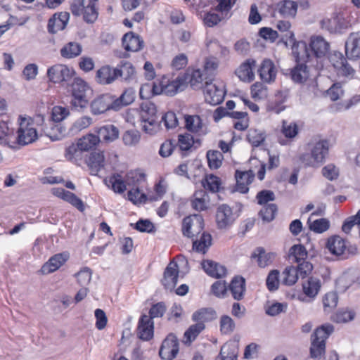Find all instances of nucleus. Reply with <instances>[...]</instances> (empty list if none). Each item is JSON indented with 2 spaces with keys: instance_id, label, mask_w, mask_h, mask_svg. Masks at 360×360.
<instances>
[{
  "instance_id": "nucleus-1",
  "label": "nucleus",
  "mask_w": 360,
  "mask_h": 360,
  "mask_svg": "<svg viewBox=\"0 0 360 360\" xmlns=\"http://www.w3.org/2000/svg\"><path fill=\"white\" fill-rule=\"evenodd\" d=\"M212 86L214 90H221L216 84H212V79L206 76L200 69L191 70L187 69L186 72L179 75L174 80L169 81L167 77L163 76L159 82L160 90H179L186 89L188 86L191 88L203 89L206 90H212L210 88Z\"/></svg>"
},
{
  "instance_id": "nucleus-2",
  "label": "nucleus",
  "mask_w": 360,
  "mask_h": 360,
  "mask_svg": "<svg viewBox=\"0 0 360 360\" xmlns=\"http://www.w3.org/2000/svg\"><path fill=\"white\" fill-rule=\"evenodd\" d=\"M329 145L326 140H320L309 144V153L300 156L301 162L306 166L319 167L328 153Z\"/></svg>"
},
{
  "instance_id": "nucleus-3",
  "label": "nucleus",
  "mask_w": 360,
  "mask_h": 360,
  "mask_svg": "<svg viewBox=\"0 0 360 360\" xmlns=\"http://www.w3.org/2000/svg\"><path fill=\"white\" fill-rule=\"evenodd\" d=\"M332 325H323L318 328L311 335L310 355L313 359H319L326 350V340L333 331Z\"/></svg>"
},
{
  "instance_id": "nucleus-4",
  "label": "nucleus",
  "mask_w": 360,
  "mask_h": 360,
  "mask_svg": "<svg viewBox=\"0 0 360 360\" xmlns=\"http://www.w3.org/2000/svg\"><path fill=\"white\" fill-rule=\"evenodd\" d=\"M98 0H89L84 6V0H72L70 10L75 16L83 15V20L87 23H94L98 18V11L97 2Z\"/></svg>"
},
{
  "instance_id": "nucleus-5",
  "label": "nucleus",
  "mask_w": 360,
  "mask_h": 360,
  "mask_svg": "<svg viewBox=\"0 0 360 360\" xmlns=\"http://www.w3.org/2000/svg\"><path fill=\"white\" fill-rule=\"evenodd\" d=\"M326 247L330 252L342 259H347L358 253V249L355 245L347 244V242L339 236H334L328 239Z\"/></svg>"
},
{
  "instance_id": "nucleus-6",
  "label": "nucleus",
  "mask_w": 360,
  "mask_h": 360,
  "mask_svg": "<svg viewBox=\"0 0 360 360\" xmlns=\"http://www.w3.org/2000/svg\"><path fill=\"white\" fill-rule=\"evenodd\" d=\"M17 132V141L20 145L32 143L38 138L35 122L30 117H19V128Z\"/></svg>"
},
{
  "instance_id": "nucleus-7",
  "label": "nucleus",
  "mask_w": 360,
  "mask_h": 360,
  "mask_svg": "<svg viewBox=\"0 0 360 360\" xmlns=\"http://www.w3.org/2000/svg\"><path fill=\"white\" fill-rule=\"evenodd\" d=\"M204 221L199 214L186 217L183 220L182 233L184 236L193 238L203 232Z\"/></svg>"
},
{
  "instance_id": "nucleus-8",
  "label": "nucleus",
  "mask_w": 360,
  "mask_h": 360,
  "mask_svg": "<svg viewBox=\"0 0 360 360\" xmlns=\"http://www.w3.org/2000/svg\"><path fill=\"white\" fill-rule=\"evenodd\" d=\"M329 61L337 70L339 75L344 77H352L354 69L347 63L342 53L339 51H333L329 56Z\"/></svg>"
},
{
  "instance_id": "nucleus-9",
  "label": "nucleus",
  "mask_w": 360,
  "mask_h": 360,
  "mask_svg": "<svg viewBox=\"0 0 360 360\" xmlns=\"http://www.w3.org/2000/svg\"><path fill=\"white\" fill-rule=\"evenodd\" d=\"M178 352V340L174 335L170 334L162 342L159 355L162 359L171 360L176 356Z\"/></svg>"
},
{
  "instance_id": "nucleus-10",
  "label": "nucleus",
  "mask_w": 360,
  "mask_h": 360,
  "mask_svg": "<svg viewBox=\"0 0 360 360\" xmlns=\"http://www.w3.org/2000/svg\"><path fill=\"white\" fill-rule=\"evenodd\" d=\"M73 70H71L67 65L63 64H56L47 70V77L50 82L53 83H60L68 81L72 77Z\"/></svg>"
},
{
  "instance_id": "nucleus-11",
  "label": "nucleus",
  "mask_w": 360,
  "mask_h": 360,
  "mask_svg": "<svg viewBox=\"0 0 360 360\" xmlns=\"http://www.w3.org/2000/svg\"><path fill=\"white\" fill-rule=\"evenodd\" d=\"M236 219V215L229 205L223 204L218 207L216 213V222L219 229L228 228L234 222Z\"/></svg>"
},
{
  "instance_id": "nucleus-12",
  "label": "nucleus",
  "mask_w": 360,
  "mask_h": 360,
  "mask_svg": "<svg viewBox=\"0 0 360 360\" xmlns=\"http://www.w3.org/2000/svg\"><path fill=\"white\" fill-rule=\"evenodd\" d=\"M122 76V70L118 68H112L108 65H105L101 67L97 70L96 80L98 83L101 84H109Z\"/></svg>"
},
{
  "instance_id": "nucleus-13",
  "label": "nucleus",
  "mask_w": 360,
  "mask_h": 360,
  "mask_svg": "<svg viewBox=\"0 0 360 360\" xmlns=\"http://www.w3.org/2000/svg\"><path fill=\"white\" fill-rule=\"evenodd\" d=\"M114 98L110 94H104L93 101L91 104V112L98 115L110 109H115Z\"/></svg>"
},
{
  "instance_id": "nucleus-14",
  "label": "nucleus",
  "mask_w": 360,
  "mask_h": 360,
  "mask_svg": "<svg viewBox=\"0 0 360 360\" xmlns=\"http://www.w3.org/2000/svg\"><path fill=\"white\" fill-rule=\"evenodd\" d=\"M179 266L174 262L169 263L166 267L162 283L165 288L172 290L177 283L179 276Z\"/></svg>"
},
{
  "instance_id": "nucleus-15",
  "label": "nucleus",
  "mask_w": 360,
  "mask_h": 360,
  "mask_svg": "<svg viewBox=\"0 0 360 360\" xmlns=\"http://www.w3.org/2000/svg\"><path fill=\"white\" fill-rule=\"evenodd\" d=\"M154 323L147 315L141 316L137 328V335L143 340H149L153 336Z\"/></svg>"
},
{
  "instance_id": "nucleus-16",
  "label": "nucleus",
  "mask_w": 360,
  "mask_h": 360,
  "mask_svg": "<svg viewBox=\"0 0 360 360\" xmlns=\"http://www.w3.org/2000/svg\"><path fill=\"white\" fill-rule=\"evenodd\" d=\"M68 254L59 253L51 257L41 267L43 274H49L58 270L68 259Z\"/></svg>"
},
{
  "instance_id": "nucleus-17",
  "label": "nucleus",
  "mask_w": 360,
  "mask_h": 360,
  "mask_svg": "<svg viewBox=\"0 0 360 360\" xmlns=\"http://www.w3.org/2000/svg\"><path fill=\"white\" fill-rule=\"evenodd\" d=\"M289 43L292 44V53L297 63H307L309 61L311 55L306 42L303 41H295V37H293V41H289Z\"/></svg>"
},
{
  "instance_id": "nucleus-18",
  "label": "nucleus",
  "mask_w": 360,
  "mask_h": 360,
  "mask_svg": "<svg viewBox=\"0 0 360 360\" xmlns=\"http://www.w3.org/2000/svg\"><path fill=\"white\" fill-rule=\"evenodd\" d=\"M235 176L236 180V191L241 193H247L249 190V185L254 179V172L252 170L236 171Z\"/></svg>"
},
{
  "instance_id": "nucleus-19",
  "label": "nucleus",
  "mask_w": 360,
  "mask_h": 360,
  "mask_svg": "<svg viewBox=\"0 0 360 360\" xmlns=\"http://www.w3.org/2000/svg\"><path fill=\"white\" fill-rule=\"evenodd\" d=\"M310 51L316 58L324 57L329 51L330 44L321 36L311 37Z\"/></svg>"
},
{
  "instance_id": "nucleus-20",
  "label": "nucleus",
  "mask_w": 360,
  "mask_h": 360,
  "mask_svg": "<svg viewBox=\"0 0 360 360\" xmlns=\"http://www.w3.org/2000/svg\"><path fill=\"white\" fill-rule=\"evenodd\" d=\"M256 61L253 59H248L242 63L236 70V75L243 82H250L254 79Z\"/></svg>"
},
{
  "instance_id": "nucleus-21",
  "label": "nucleus",
  "mask_w": 360,
  "mask_h": 360,
  "mask_svg": "<svg viewBox=\"0 0 360 360\" xmlns=\"http://www.w3.org/2000/svg\"><path fill=\"white\" fill-rule=\"evenodd\" d=\"M122 45L126 51L136 52L142 49L144 41L139 35L130 32L123 36Z\"/></svg>"
},
{
  "instance_id": "nucleus-22",
  "label": "nucleus",
  "mask_w": 360,
  "mask_h": 360,
  "mask_svg": "<svg viewBox=\"0 0 360 360\" xmlns=\"http://www.w3.org/2000/svg\"><path fill=\"white\" fill-rule=\"evenodd\" d=\"M345 53L348 58L356 59L360 57V34L352 33L345 43Z\"/></svg>"
},
{
  "instance_id": "nucleus-23",
  "label": "nucleus",
  "mask_w": 360,
  "mask_h": 360,
  "mask_svg": "<svg viewBox=\"0 0 360 360\" xmlns=\"http://www.w3.org/2000/svg\"><path fill=\"white\" fill-rule=\"evenodd\" d=\"M320 24L323 30H326L330 33H341L347 28V24L344 19L338 16L323 19Z\"/></svg>"
},
{
  "instance_id": "nucleus-24",
  "label": "nucleus",
  "mask_w": 360,
  "mask_h": 360,
  "mask_svg": "<svg viewBox=\"0 0 360 360\" xmlns=\"http://www.w3.org/2000/svg\"><path fill=\"white\" fill-rule=\"evenodd\" d=\"M261 79L266 83H271L275 80L276 71L275 65L270 60H264L258 70Z\"/></svg>"
},
{
  "instance_id": "nucleus-25",
  "label": "nucleus",
  "mask_w": 360,
  "mask_h": 360,
  "mask_svg": "<svg viewBox=\"0 0 360 360\" xmlns=\"http://www.w3.org/2000/svg\"><path fill=\"white\" fill-rule=\"evenodd\" d=\"M238 354V340H230L221 348L219 359L220 360H236Z\"/></svg>"
},
{
  "instance_id": "nucleus-26",
  "label": "nucleus",
  "mask_w": 360,
  "mask_h": 360,
  "mask_svg": "<svg viewBox=\"0 0 360 360\" xmlns=\"http://www.w3.org/2000/svg\"><path fill=\"white\" fill-rule=\"evenodd\" d=\"M200 237L193 239V249L198 252L205 254L212 245V236L210 233L202 232Z\"/></svg>"
},
{
  "instance_id": "nucleus-27",
  "label": "nucleus",
  "mask_w": 360,
  "mask_h": 360,
  "mask_svg": "<svg viewBox=\"0 0 360 360\" xmlns=\"http://www.w3.org/2000/svg\"><path fill=\"white\" fill-rule=\"evenodd\" d=\"M229 290L235 300H242L245 292V278L242 276H236L229 285Z\"/></svg>"
},
{
  "instance_id": "nucleus-28",
  "label": "nucleus",
  "mask_w": 360,
  "mask_h": 360,
  "mask_svg": "<svg viewBox=\"0 0 360 360\" xmlns=\"http://www.w3.org/2000/svg\"><path fill=\"white\" fill-rule=\"evenodd\" d=\"M46 136L50 138L51 141H58L67 135V130L60 123H50L49 127L44 129Z\"/></svg>"
},
{
  "instance_id": "nucleus-29",
  "label": "nucleus",
  "mask_w": 360,
  "mask_h": 360,
  "mask_svg": "<svg viewBox=\"0 0 360 360\" xmlns=\"http://www.w3.org/2000/svg\"><path fill=\"white\" fill-rule=\"evenodd\" d=\"M202 266L208 275L214 278H221L226 274V269L224 266L210 260L203 261Z\"/></svg>"
},
{
  "instance_id": "nucleus-30",
  "label": "nucleus",
  "mask_w": 360,
  "mask_h": 360,
  "mask_svg": "<svg viewBox=\"0 0 360 360\" xmlns=\"http://www.w3.org/2000/svg\"><path fill=\"white\" fill-rule=\"evenodd\" d=\"M286 98V91H276L269 100L268 110L276 113L281 112L285 109V106L281 105V104L285 101Z\"/></svg>"
},
{
  "instance_id": "nucleus-31",
  "label": "nucleus",
  "mask_w": 360,
  "mask_h": 360,
  "mask_svg": "<svg viewBox=\"0 0 360 360\" xmlns=\"http://www.w3.org/2000/svg\"><path fill=\"white\" fill-rule=\"evenodd\" d=\"M96 132L99 138L101 137L106 142H112L119 137V129L112 124H108L100 127Z\"/></svg>"
},
{
  "instance_id": "nucleus-32",
  "label": "nucleus",
  "mask_w": 360,
  "mask_h": 360,
  "mask_svg": "<svg viewBox=\"0 0 360 360\" xmlns=\"http://www.w3.org/2000/svg\"><path fill=\"white\" fill-rule=\"evenodd\" d=\"M99 142V136L89 134L79 139L77 146L80 151H89L95 148Z\"/></svg>"
},
{
  "instance_id": "nucleus-33",
  "label": "nucleus",
  "mask_w": 360,
  "mask_h": 360,
  "mask_svg": "<svg viewBox=\"0 0 360 360\" xmlns=\"http://www.w3.org/2000/svg\"><path fill=\"white\" fill-rule=\"evenodd\" d=\"M304 293L311 298L315 297L321 288L320 280L317 278L310 277L302 283Z\"/></svg>"
},
{
  "instance_id": "nucleus-34",
  "label": "nucleus",
  "mask_w": 360,
  "mask_h": 360,
  "mask_svg": "<svg viewBox=\"0 0 360 360\" xmlns=\"http://www.w3.org/2000/svg\"><path fill=\"white\" fill-rule=\"evenodd\" d=\"M82 47L80 44L75 41H70L66 44L60 49V55L62 57L68 59L75 58L80 55Z\"/></svg>"
},
{
  "instance_id": "nucleus-35",
  "label": "nucleus",
  "mask_w": 360,
  "mask_h": 360,
  "mask_svg": "<svg viewBox=\"0 0 360 360\" xmlns=\"http://www.w3.org/2000/svg\"><path fill=\"white\" fill-rule=\"evenodd\" d=\"M252 257L257 259L260 267H265L272 263L275 255L272 252H266L263 248H259L255 250Z\"/></svg>"
},
{
  "instance_id": "nucleus-36",
  "label": "nucleus",
  "mask_w": 360,
  "mask_h": 360,
  "mask_svg": "<svg viewBox=\"0 0 360 360\" xmlns=\"http://www.w3.org/2000/svg\"><path fill=\"white\" fill-rule=\"evenodd\" d=\"M104 160L105 157L103 152H94L90 155L86 162L91 169V174H96L103 167Z\"/></svg>"
},
{
  "instance_id": "nucleus-37",
  "label": "nucleus",
  "mask_w": 360,
  "mask_h": 360,
  "mask_svg": "<svg viewBox=\"0 0 360 360\" xmlns=\"http://www.w3.org/2000/svg\"><path fill=\"white\" fill-rule=\"evenodd\" d=\"M209 201V195L205 191H198L194 194L192 206L198 211H202L207 208Z\"/></svg>"
},
{
  "instance_id": "nucleus-38",
  "label": "nucleus",
  "mask_w": 360,
  "mask_h": 360,
  "mask_svg": "<svg viewBox=\"0 0 360 360\" xmlns=\"http://www.w3.org/2000/svg\"><path fill=\"white\" fill-rule=\"evenodd\" d=\"M216 311L212 308H201L193 314L192 319L198 323H204L215 319Z\"/></svg>"
},
{
  "instance_id": "nucleus-39",
  "label": "nucleus",
  "mask_w": 360,
  "mask_h": 360,
  "mask_svg": "<svg viewBox=\"0 0 360 360\" xmlns=\"http://www.w3.org/2000/svg\"><path fill=\"white\" fill-rule=\"evenodd\" d=\"M297 10V4L293 1L285 0L278 4V11L283 17H295Z\"/></svg>"
},
{
  "instance_id": "nucleus-40",
  "label": "nucleus",
  "mask_w": 360,
  "mask_h": 360,
  "mask_svg": "<svg viewBox=\"0 0 360 360\" xmlns=\"http://www.w3.org/2000/svg\"><path fill=\"white\" fill-rule=\"evenodd\" d=\"M104 181L105 184L109 187L111 186L115 193H122L127 189L126 184L120 174H113Z\"/></svg>"
},
{
  "instance_id": "nucleus-41",
  "label": "nucleus",
  "mask_w": 360,
  "mask_h": 360,
  "mask_svg": "<svg viewBox=\"0 0 360 360\" xmlns=\"http://www.w3.org/2000/svg\"><path fill=\"white\" fill-rule=\"evenodd\" d=\"M156 106L150 102H145L141 105L140 112V120L147 121L151 120H158Z\"/></svg>"
},
{
  "instance_id": "nucleus-42",
  "label": "nucleus",
  "mask_w": 360,
  "mask_h": 360,
  "mask_svg": "<svg viewBox=\"0 0 360 360\" xmlns=\"http://www.w3.org/2000/svg\"><path fill=\"white\" fill-rule=\"evenodd\" d=\"M186 129L193 133H205L202 130L203 124L198 115H187L185 117Z\"/></svg>"
},
{
  "instance_id": "nucleus-43",
  "label": "nucleus",
  "mask_w": 360,
  "mask_h": 360,
  "mask_svg": "<svg viewBox=\"0 0 360 360\" xmlns=\"http://www.w3.org/2000/svg\"><path fill=\"white\" fill-rule=\"evenodd\" d=\"M315 213H312L308 219V224L310 230L316 233H323L329 228V221L326 219H314Z\"/></svg>"
},
{
  "instance_id": "nucleus-44",
  "label": "nucleus",
  "mask_w": 360,
  "mask_h": 360,
  "mask_svg": "<svg viewBox=\"0 0 360 360\" xmlns=\"http://www.w3.org/2000/svg\"><path fill=\"white\" fill-rule=\"evenodd\" d=\"M206 157L208 166L211 169H217L221 166L224 156L220 151L210 150L207 152Z\"/></svg>"
},
{
  "instance_id": "nucleus-45",
  "label": "nucleus",
  "mask_w": 360,
  "mask_h": 360,
  "mask_svg": "<svg viewBox=\"0 0 360 360\" xmlns=\"http://www.w3.org/2000/svg\"><path fill=\"white\" fill-rule=\"evenodd\" d=\"M202 183L205 189L212 193L218 192L221 185V179L214 174L206 175Z\"/></svg>"
},
{
  "instance_id": "nucleus-46",
  "label": "nucleus",
  "mask_w": 360,
  "mask_h": 360,
  "mask_svg": "<svg viewBox=\"0 0 360 360\" xmlns=\"http://www.w3.org/2000/svg\"><path fill=\"white\" fill-rule=\"evenodd\" d=\"M297 65H296L291 70V78L292 79L298 83L304 82L307 78L308 77V72L307 67L306 65L303 64V63H299Z\"/></svg>"
},
{
  "instance_id": "nucleus-47",
  "label": "nucleus",
  "mask_w": 360,
  "mask_h": 360,
  "mask_svg": "<svg viewBox=\"0 0 360 360\" xmlns=\"http://www.w3.org/2000/svg\"><path fill=\"white\" fill-rule=\"evenodd\" d=\"M89 98L85 91H72L71 104L75 108H84L89 104Z\"/></svg>"
},
{
  "instance_id": "nucleus-48",
  "label": "nucleus",
  "mask_w": 360,
  "mask_h": 360,
  "mask_svg": "<svg viewBox=\"0 0 360 360\" xmlns=\"http://www.w3.org/2000/svg\"><path fill=\"white\" fill-rule=\"evenodd\" d=\"M307 255V250L302 245H295L290 249L289 259L292 262L300 263L304 260Z\"/></svg>"
},
{
  "instance_id": "nucleus-49",
  "label": "nucleus",
  "mask_w": 360,
  "mask_h": 360,
  "mask_svg": "<svg viewBox=\"0 0 360 360\" xmlns=\"http://www.w3.org/2000/svg\"><path fill=\"white\" fill-rule=\"evenodd\" d=\"M282 276V282L283 284L286 285H292L297 282L299 274L296 267L288 266L283 271Z\"/></svg>"
},
{
  "instance_id": "nucleus-50",
  "label": "nucleus",
  "mask_w": 360,
  "mask_h": 360,
  "mask_svg": "<svg viewBox=\"0 0 360 360\" xmlns=\"http://www.w3.org/2000/svg\"><path fill=\"white\" fill-rule=\"evenodd\" d=\"M135 94L134 91H123V93L116 99H114L115 109L120 108L124 105H128L134 102Z\"/></svg>"
},
{
  "instance_id": "nucleus-51",
  "label": "nucleus",
  "mask_w": 360,
  "mask_h": 360,
  "mask_svg": "<svg viewBox=\"0 0 360 360\" xmlns=\"http://www.w3.org/2000/svg\"><path fill=\"white\" fill-rule=\"evenodd\" d=\"M298 127L295 122H288L286 120L282 121L281 132L285 138L294 139L298 134Z\"/></svg>"
},
{
  "instance_id": "nucleus-52",
  "label": "nucleus",
  "mask_w": 360,
  "mask_h": 360,
  "mask_svg": "<svg viewBox=\"0 0 360 360\" xmlns=\"http://www.w3.org/2000/svg\"><path fill=\"white\" fill-rule=\"evenodd\" d=\"M225 94L226 91H205L204 97L207 103L217 105L224 101Z\"/></svg>"
},
{
  "instance_id": "nucleus-53",
  "label": "nucleus",
  "mask_w": 360,
  "mask_h": 360,
  "mask_svg": "<svg viewBox=\"0 0 360 360\" xmlns=\"http://www.w3.org/2000/svg\"><path fill=\"white\" fill-rule=\"evenodd\" d=\"M277 212V207L274 203L267 204L264 205L259 211V215L263 221L269 222L272 221Z\"/></svg>"
},
{
  "instance_id": "nucleus-54",
  "label": "nucleus",
  "mask_w": 360,
  "mask_h": 360,
  "mask_svg": "<svg viewBox=\"0 0 360 360\" xmlns=\"http://www.w3.org/2000/svg\"><path fill=\"white\" fill-rule=\"evenodd\" d=\"M92 272L88 267L82 269L79 272L75 274L79 285L82 287L87 286L91 280Z\"/></svg>"
},
{
  "instance_id": "nucleus-55",
  "label": "nucleus",
  "mask_w": 360,
  "mask_h": 360,
  "mask_svg": "<svg viewBox=\"0 0 360 360\" xmlns=\"http://www.w3.org/2000/svg\"><path fill=\"white\" fill-rule=\"evenodd\" d=\"M204 328L205 325L202 323L198 322L197 323L191 326L184 333L186 342H191L194 340Z\"/></svg>"
},
{
  "instance_id": "nucleus-56",
  "label": "nucleus",
  "mask_w": 360,
  "mask_h": 360,
  "mask_svg": "<svg viewBox=\"0 0 360 360\" xmlns=\"http://www.w3.org/2000/svg\"><path fill=\"white\" fill-rule=\"evenodd\" d=\"M338 295L334 292H330L325 295L323 298L324 309L327 312L331 311L338 304Z\"/></svg>"
},
{
  "instance_id": "nucleus-57",
  "label": "nucleus",
  "mask_w": 360,
  "mask_h": 360,
  "mask_svg": "<svg viewBox=\"0 0 360 360\" xmlns=\"http://www.w3.org/2000/svg\"><path fill=\"white\" fill-rule=\"evenodd\" d=\"M235 322L229 316H222L220 319V330L223 334H231L235 329Z\"/></svg>"
},
{
  "instance_id": "nucleus-58",
  "label": "nucleus",
  "mask_w": 360,
  "mask_h": 360,
  "mask_svg": "<svg viewBox=\"0 0 360 360\" xmlns=\"http://www.w3.org/2000/svg\"><path fill=\"white\" fill-rule=\"evenodd\" d=\"M140 137V134L137 131L128 130L123 134L122 141L126 146H132L139 142Z\"/></svg>"
},
{
  "instance_id": "nucleus-59",
  "label": "nucleus",
  "mask_w": 360,
  "mask_h": 360,
  "mask_svg": "<svg viewBox=\"0 0 360 360\" xmlns=\"http://www.w3.org/2000/svg\"><path fill=\"white\" fill-rule=\"evenodd\" d=\"M69 110L62 106H54L51 111V119L54 122H60L69 115Z\"/></svg>"
},
{
  "instance_id": "nucleus-60",
  "label": "nucleus",
  "mask_w": 360,
  "mask_h": 360,
  "mask_svg": "<svg viewBox=\"0 0 360 360\" xmlns=\"http://www.w3.org/2000/svg\"><path fill=\"white\" fill-rule=\"evenodd\" d=\"M141 124L142 129L150 135L156 134L160 129L158 120L141 121Z\"/></svg>"
},
{
  "instance_id": "nucleus-61",
  "label": "nucleus",
  "mask_w": 360,
  "mask_h": 360,
  "mask_svg": "<svg viewBox=\"0 0 360 360\" xmlns=\"http://www.w3.org/2000/svg\"><path fill=\"white\" fill-rule=\"evenodd\" d=\"M258 204L262 205H266L269 202L275 200V194L273 191L269 190H263L259 191L256 196Z\"/></svg>"
},
{
  "instance_id": "nucleus-62",
  "label": "nucleus",
  "mask_w": 360,
  "mask_h": 360,
  "mask_svg": "<svg viewBox=\"0 0 360 360\" xmlns=\"http://www.w3.org/2000/svg\"><path fill=\"white\" fill-rule=\"evenodd\" d=\"M287 304L280 302H274L266 307V314L271 316H277L285 311Z\"/></svg>"
},
{
  "instance_id": "nucleus-63",
  "label": "nucleus",
  "mask_w": 360,
  "mask_h": 360,
  "mask_svg": "<svg viewBox=\"0 0 360 360\" xmlns=\"http://www.w3.org/2000/svg\"><path fill=\"white\" fill-rule=\"evenodd\" d=\"M279 271L272 270L268 275L266 278V285L269 290L274 291L278 289L279 285Z\"/></svg>"
},
{
  "instance_id": "nucleus-64",
  "label": "nucleus",
  "mask_w": 360,
  "mask_h": 360,
  "mask_svg": "<svg viewBox=\"0 0 360 360\" xmlns=\"http://www.w3.org/2000/svg\"><path fill=\"white\" fill-rule=\"evenodd\" d=\"M354 225H357L360 229V210L355 216L349 218L344 222L342 229L345 233H349Z\"/></svg>"
}]
</instances>
